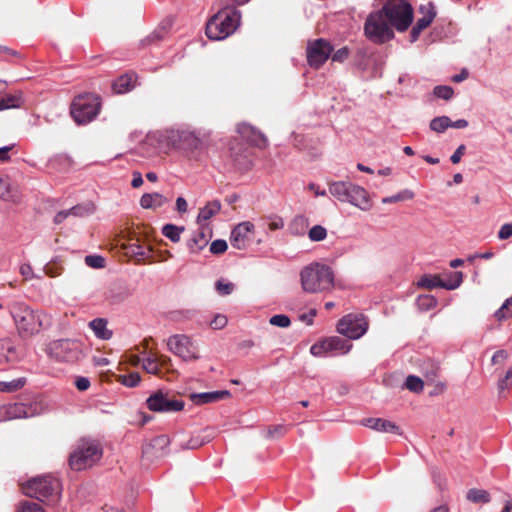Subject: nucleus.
Here are the masks:
<instances>
[{"mask_svg":"<svg viewBox=\"0 0 512 512\" xmlns=\"http://www.w3.org/2000/svg\"><path fill=\"white\" fill-rule=\"evenodd\" d=\"M129 252L135 256L145 258L149 257L151 250L147 245L140 244L138 241H136L135 243L130 244Z\"/></svg>","mask_w":512,"mask_h":512,"instance_id":"43","label":"nucleus"},{"mask_svg":"<svg viewBox=\"0 0 512 512\" xmlns=\"http://www.w3.org/2000/svg\"><path fill=\"white\" fill-rule=\"evenodd\" d=\"M167 347L177 357L185 362L197 361L200 353L196 343L187 335L177 334L168 338Z\"/></svg>","mask_w":512,"mask_h":512,"instance_id":"11","label":"nucleus"},{"mask_svg":"<svg viewBox=\"0 0 512 512\" xmlns=\"http://www.w3.org/2000/svg\"><path fill=\"white\" fill-rule=\"evenodd\" d=\"M20 274L24 277L25 280H29L33 278V269L30 264L24 263L20 266L19 270Z\"/></svg>","mask_w":512,"mask_h":512,"instance_id":"58","label":"nucleus"},{"mask_svg":"<svg viewBox=\"0 0 512 512\" xmlns=\"http://www.w3.org/2000/svg\"><path fill=\"white\" fill-rule=\"evenodd\" d=\"M168 140L173 147L190 151L201 150L205 145L204 139L189 129L169 131Z\"/></svg>","mask_w":512,"mask_h":512,"instance_id":"14","label":"nucleus"},{"mask_svg":"<svg viewBox=\"0 0 512 512\" xmlns=\"http://www.w3.org/2000/svg\"><path fill=\"white\" fill-rule=\"evenodd\" d=\"M241 14L235 8H224L206 24V35L211 40H223L233 34L240 25Z\"/></svg>","mask_w":512,"mask_h":512,"instance_id":"3","label":"nucleus"},{"mask_svg":"<svg viewBox=\"0 0 512 512\" xmlns=\"http://www.w3.org/2000/svg\"><path fill=\"white\" fill-rule=\"evenodd\" d=\"M352 344L340 337L333 336L311 346L310 352L314 356H323L328 352H339L346 354L350 351Z\"/></svg>","mask_w":512,"mask_h":512,"instance_id":"18","label":"nucleus"},{"mask_svg":"<svg viewBox=\"0 0 512 512\" xmlns=\"http://www.w3.org/2000/svg\"><path fill=\"white\" fill-rule=\"evenodd\" d=\"M183 231L184 227L176 226L173 224H166L162 228V234L174 243L180 241L181 233Z\"/></svg>","mask_w":512,"mask_h":512,"instance_id":"36","label":"nucleus"},{"mask_svg":"<svg viewBox=\"0 0 512 512\" xmlns=\"http://www.w3.org/2000/svg\"><path fill=\"white\" fill-rule=\"evenodd\" d=\"M230 396L231 393L228 390H221L213 392L192 393L190 395V399L196 405H203L227 399Z\"/></svg>","mask_w":512,"mask_h":512,"instance_id":"24","label":"nucleus"},{"mask_svg":"<svg viewBox=\"0 0 512 512\" xmlns=\"http://www.w3.org/2000/svg\"><path fill=\"white\" fill-rule=\"evenodd\" d=\"M390 25L398 32H405L413 22L414 11L407 0H377Z\"/></svg>","mask_w":512,"mask_h":512,"instance_id":"5","label":"nucleus"},{"mask_svg":"<svg viewBox=\"0 0 512 512\" xmlns=\"http://www.w3.org/2000/svg\"><path fill=\"white\" fill-rule=\"evenodd\" d=\"M451 125V119L447 116L436 117L430 122L431 130L442 133Z\"/></svg>","mask_w":512,"mask_h":512,"instance_id":"39","label":"nucleus"},{"mask_svg":"<svg viewBox=\"0 0 512 512\" xmlns=\"http://www.w3.org/2000/svg\"><path fill=\"white\" fill-rule=\"evenodd\" d=\"M8 309L21 338H30L51 324L45 312L34 310L24 302H13Z\"/></svg>","mask_w":512,"mask_h":512,"instance_id":"1","label":"nucleus"},{"mask_svg":"<svg viewBox=\"0 0 512 512\" xmlns=\"http://www.w3.org/2000/svg\"><path fill=\"white\" fill-rule=\"evenodd\" d=\"M24 103L23 94L21 91H17L12 94H7L0 99V111L20 108Z\"/></svg>","mask_w":512,"mask_h":512,"instance_id":"30","label":"nucleus"},{"mask_svg":"<svg viewBox=\"0 0 512 512\" xmlns=\"http://www.w3.org/2000/svg\"><path fill=\"white\" fill-rule=\"evenodd\" d=\"M176 209L181 214L187 212L188 204H187V201L183 197H178L176 199Z\"/></svg>","mask_w":512,"mask_h":512,"instance_id":"61","label":"nucleus"},{"mask_svg":"<svg viewBox=\"0 0 512 512\" xmlns=\"http://www.w3.org/2000/svg\"><path fill=\"white\" fill-rule=\"evenodd\" d=\"M253 230L254 225L249 221L238 224L231 232L230 243L232 247L239 250L246 249L252 240Z\"/></svg>","mask_w":512,"mask_h":512,"instance_id":"19","label":"nucleus"},{"mask_svg":"<svg viewBox=\"0 0 512 512\" xmlns=\"http://www.w3.org/2000/svg\"><path fill=\"white\" fill-rule=\"evenodd\" d=\"M269 323L274 326L286 328L290 326L291 321L288 316L284 314H277L270 318Z\"/></svg>","mask_w":512,"mask_h":512,"instance_id":"48","label":"nucleus"},{"mask_svg":"<svg viewBox=\"0 0 512 512\" xmlns=\"http://www.w3.org/2000/svg\"><path fill=\"white\" fill-rule=\"evenodd\" d=\"M209 441V437H204L200 434L192 435L189 440L180 442V447L182 449H198Z\"/></svg>","mask_w":512,"mask_h":512,"instance_id":"35","label":"nucleus"},{"mask_svg":"<svg viewBox=\"0 0 512 512\" xmlns=\"http://www.w3.org/2000/svg\"><path fill=\"white\" fill-rule=\"evenodd\" d=\"M215 287L217 292L222 296L231 294L234 289V285L232 283L224 282L222 280L217 281Z\"/></svg>","mask_w":512,"mask_h":512,"instance_id":"51","label":"nucleus"},{"mask_svg":"<svg viewBox=\"0 0 512 512\" xmlns=\"http://www.w3.org/2000/svg\"><path fill=\"white\" fill-rule=\"evenodd\" d=\"M512 236V222L506 223L501 226L498 232V238L500 240H506Z\"/></svg>","mask_w":512,"mask_h":512,"instance_id":"55","label":"nucleus"},{"mask_svg":"<svg viewBox=\"0 0 512 512\" xmlns=\"http://www.w3.org/2000/svg\"><path fill=\"white\" fill-rule=\"evenodd\" d=\"M221 209V203L218 200L208 202L203 208L200 209L197 216V222L202 224L210 220L213 216L219 213Z\"/></svg>","mask_w":512,"mask_h":512,"instance_id":"31","label":"nucleus"},{"mask_svg":"<svg viewBox=\"0 0 512 512\" xmlns=\"http://www.w3.org/2000/svg\"><path fill=\"white\" fill-rule=\"evenodd\" d=\"M170 444V439L167 435H159L151 440L149 445L145 448L144 453H150V449L160 450L161 453L156 456H163L167 453L166 449Z\"/></svg>","mask_w":512,"mask_h":512,"instance_id":"33","label":"nucleus"},{"mask_svg":"<svg viewBox=\"0 0 512 512\" xmlns=\"http://www.w3.org/2000/svg\"><path fill=\"white\" fill-rule=\"evenodd\" d=\"M118 381L127 387H136L141 381V376L138 372H131L127 375H120Z\"/></svg>","mask_w":512,"mask_h":512,"instance_id":"41","label":"nucleus"},{"mask_svg":"<svg viewBox=\"0 0 512 512\" xmlns=\"http://www.w3.org/2000/svg\"><path fill=\"white\" fill-rule=\"evenodd\" d=\"M60 482L52 476H40L27 481L23 491L28 497L55 503L60 498Z\"/></svg>","mask_w":512,"mask_h":512,"instance_id":"6","label":"nucleus"},{"mask_svg":"<svg viewBox=\"0 0 512 512\" xmlns=\"http://www.w3.org/2000/svg\"><path fill=\"white\" fill-rule=\"evenodd\" d=\"M0 199L11 202L19 200L18 190L12 186L7 177H0Z\"/></svg>","mask_w":512,"mask_h":512,"instance_id":"28","label":"nucleus"},{"mask_svg":"<svg viewBox=\"0 0 512 512\" xmlns=\"http://www.w3.org/2000/svg\"><path fill=\"white\" fill-rule=\"evenodd\" d=\"M463 281L462 272L450 273L447 280H442L438 275H424L418 281V286L426 289L444 288L454 290L458 288Z\"/></svg>","mask_w":512,"mask_h":512,"instance_id":"16","label":"nucleus"},{"mask_svg":"<svg viewBox=\"0 0 512 512\" xmlns=\"http://www.w3.org/2000/svg\"><path fill=\"white\" fill-rule=\"evenodd\" d=\"M510 317H512L511 302H508L506 300L503 303V305L495 312V318L498 321H503V320L508 319Z\"/></svg>","mask_w":512,"mask_h":512,"instance_id":"45","label":"nucleus"},{"mask_svg":"<svg viewBox=\"0 0 512 512\" xmlns=\"http://www.w3.org/2000/svg\"><path fill=\"white\" fill-rule=\"evenodd\" d=\"M420 12L423 14V16L417 20L410 33L412 42H415L419 38L421 32L433 22L436 16V12L432 3H428L426 6H421Z\"/></svg>","mask_w":512,"mask_h":512,"instance_id":"21","label":"nucleus"},{"mask_svg":"<svg viewBox=\"0 0 512 512\" xmlns=\"http://www.w3.org/2000/svg\"><path fill=\"white\" fill-rule=\"evenodd\" d=\"M413 198H414V193L411 190L405 189V190L397 193L396 195L383 198L382 203L390 204V203H395V202H400V201H405V200H411Z\"/></svg>","mask_w":512,"mask_h":512,"instance_id":"40","label":"nucleus"},{"mask_svg":"<svg viewBox=\"0 0 512 512\" xmlns=\"http://www.w3.org/2000/svg\"><path fill=\"white\" fill-rule=\"evenodd\" d=\"M405 386L408 390L418 393L423 390L424 383L421 378L414 375H409L406 378Z\"/></svg>","mask_w":512,"mask_h":512,"instance_id":"42","label":"nucleus"},{"mask_svg":"<svg viewBox=\"0 0 512 512\" xmlns=\"http://www.w3.org/2000/svg\"><path fill=\"white\" fill-rule=\"evenodd\" d=\"M284 227V221L281 217L271 218L268 223V228L271 231L279 230Z\"/></svg>","mask_w":512,"mask_h":512,"instance_id":"57","label":"nucleus"},{"mask_svg":"<svg viewBox=\"0 0 512 512\" xmlns=\"http://www.w3.org/2000/svg\"><path fill=\"white\" fill-rule=\"evenodd\" d=\"M26 384V378L21 377L13 379L11 381H1L0 391L1 392H14L21 389Z\"/></svg>","mask_w":512,"mask_h":512,"instance_id":"37","label":"nucleus"},{"mask_svg":"<svg viewBox=\"0 0 512 512\" xmlns=\"http://www.w3.org/2000/svg\"><path fill=\"white\" fill-rule=\"evenodd\" d=\"M13 145L0 148V162H6L10 159L9 152L13 149Z\"/></svg>","mask_w":512,"mask_h":512,"instance_id":"62","label":"nucleus"},{"mask_svg":"<svg viewBox=\"0 0 512 512\" xmlns=\"http://www.w3.org/2000/svg\"><path fill=\"white\" fill-rule=\"evenodd\" d=\"M19 359L14 342L10 338L0 340V362L11 363Z\"/></svg>","mask_w":512,"mask_h":512,"instance_id":"25","label":"nucleus"},{"mask_svg":"<svg viewBox=\"0 0 512 512\" xmlns=\"http://www.w3.org/2000/svg\"><path fill=\"white\" fill-rule=\"evenodd\" d=\"M166 198L160 193H146L140 198V205L144 209H155L166 203Z\"/></svg>","mask_w":512,"mask_h":512,"instance_id":"29","label":"nucleus"},{"mask_svg":"<svg viewBox=\"0 0 512 512\" xmlns=\"http://www.w3.org/2000/svg\"><path fill=\"white\" fill-rule=\"evenodd\" d=\"M465 145L461 144L456 150L455 152L452 154V156L450 157V160L453 164H457L460 162L462 156L464 155V152H465Z\"/></svg>","mask_w":512,"mask_h":512,"instance_id":"59","label":"nucleus"},{"mask_svg":"<svg viewBox=\"0 0 512 512\" xmlns=\"http://www.w3.org/2000/svg\"><path fill=\"white\" fill-rule=\"evenodd\" d=\"M90 385V380L87 377L79 376L75 379V386L79 391L88 390Z\"/></svg>","mask_w":512,"mask_h":512,"instance_id":"56","label":"nucleus"},{"mask_svg":"<svg viewBox=\"0 0 512 512\" xmlns=\"http://www.w3.org/2000/svg\"><path fill=\"white\" fill-rule=\"evenodd\" d=\"M85 263L91 268H103L105 259L99 255H88L85 257Z\"/></svg>","mask_w":512,"mask_h":512,"instance_id":"49","label":"nucleus"},{"mask_svg":"<svg viewBox=\"0 0 512 512\" xmlns=\"http://www.w3.org/2000/svg\"><path fill=\"white\" fill-rule=\"evenodd\" d=\"M171 363V358L166 355L157 356L155 354H150L148 357L143 359L142 367L147 373L163 378L164 370L172 371L170 368Z\"/></svg>","mask_w":512,"mask_h":512,"instance_id":"20","label":"nucleus"},{"mask_svg":"<svg viewBox=\"0 0 512 512\" xmlns=\"http://www.w3.org/2000/svg\"><path fill=\"white\" fill-rule=\"evenodd\" d=\"M300 281L303 291L307 293H321L333 288L334 273L326 265L313 263L301 270Z\"/></svg>","mask_w":512,"mask_h":512,"instance_id":"2","label":"nucleus"},{"mask_svg":"<svg viewBox=\"0 0 512 512\" xmlns=\"http://www.w3.org/2000/svg\"><path fill=\"white\" fill-rule=\"evenodd\" d=\"M237 131L244 139L256 147L266 148L268 146V139L266 136L250 124H238Z\"/></svg>","mask_w":512,"mask_h":512,"instance_id":"22","label":"nucleus"},{"mask_svg":"<svg viewBox=\"0 0 512 512\" xmlns=\"http://www.w3.org/2000/svg\"><path fill=\"white\" fill-rule=\"evenodd\" d=\"M332 46L324 39L309 42L307 46V61L311 67H321L332 53Z\"/></svg>","mask_w":512,"mask_h":512,"instance_id":"17","label":"nucleus"},{"mask_svg":"<svg viewBox=\"0 0 512 512\" xmlns=\"http://www.w3.org/2000/svg\"><path fill=\"white\" fill-rule=\"evenodd\" d=\"M227 322L228 320L225 315L218 314L212 319V321L210 322V326L213 329L218 330L224 328L227 325Z\"/></svg>","mask_w":512,"mask_h":512,"instance_id":"53","label":"nucleus"},{"mask_svg":"<svg viewBox=\"0 0 512 512\" xmlns=\"http://www.w3.org/2000/svg\"><path fill=\"white\" fill-rule=\"evenodd\" d=\"M89 327L95 336L102 340H108L112 337V331L107 329V320L104 318H96L89 323Z\"/></svg>","mask_w":512,"mask_h":512,"instance_id":"32","label":"nucleus"},{"mask_svg":"<svg viewBox=\"0 0 512 512\" xmlns=\"http://www.w3.org/2000/svg\"><path fill=\"white\" fill-rule=\"evenodd\" d=\"M392 28L384 12L380 9L367 17L364 32L369 40L374 43L382 44L394 37Z\"/></svg>","mask_w":512,"mask_h":512,"instance_id":"9","label":"nucleus"},{"mask_svg":"<svg viewBox=\"0 0 512 512\" xmlns=\"http://www.w3.org/2000/svg\"><path fill=\"white\" fill-rule=\"evenodd\" d=\"M18 512H45L43 507L31 501H24L19 504Z\"/></svg>","mask_w":512,"mask_h":512,"instance_id":"46","label":"nucleus"},{"mask_svg":"<svg viewBox=\"0 0 512 512\" xmlns=\"http://www.w3.org/2000/svg\"><path fill=\"white\" fill-rule=\"evenodd\" d=\"M361 425L378 432L393 433L397 435L402 434L399 426H397L394 422L383 418H364L361 420Z\"/></svg>","mask_w":512,"mask_h":512,"instance_id":"23","label":"nucleus"},{"mask_svg":"<svg viewBox=\"0 0 512 512\" xmlns=\"http://www.w3.org/2000/svg\"><path fill=\"white\" fill-rule=\"evenodd\" d=\"M47 353L56 361L74 363L82 357V346L75 340L60 339L49 344Z\"/></svg>","mask_w":512,"mask_h":512,"instance_id":"10","label":"nucleus"},{"mask_svg":"<svg viewBox=\"0 0 512 512\" xmlns=\"http://www.w3.org/2000/svg\"><path fill=\"white\" fill-rule=\"evenodd\" d=\"M101 446L94 440H81L70 455L69 464L76 471L93 466L102 457Z\"/></svg>","mask_w":512,"mask_h":512,"instance_id":"7","label":"nucleus"},{"mask_svg":"<svg viewBox=\"0 0 512 512\" xmlns=\"http://www.w3.org/2000/svg\"><path fill=\"white\" fill-rule=\"evenodd\" d=\"M136 82L134 73H126L119 76L112 84V89L117 94H124L130 91Z\"/></svg>","mask_w":512,"mask_h":512,"instance_id":"27","label":"nucleus"},{"mask_svg":"<svg viewBox=\"0 0 512 512\" xmlns=\"http://www.w3.org/2000/svg\"><path fill=\"white\" fill-rule=\"evenodd\" d=\"M416 304L421 311H428L436 307L437 299L433 295H420L416 300Z\"/></svg>","mask_w":512,"mask_h":512,"instance_id":"38","label":"nucleus"},{"mask_svg":"<svg viewBox=\"0 0 512 512\" xmlns=\"http://www.w3.org/2000/svg\"><path fill=\"white\" fill-rule=\"evenodd\" d=\"M100 108V97L86 93L74 98L70 114L77 124H86L98 115Z\"/></svg>","mask_w":512,"mask_h":512,"instance_id":"8","label":"nucleus"},{"mask_svg":"<svg viewBox=\"0 0 512 512\" xmlns=\"http://www.w3.org/2000/svg\"><path fill=\"white\" fill-rule=\"evenodd\" d=\"M147 408L157 413H173L184 409L185 403L172 397L169 392L157 390L146 399Z\"/></svg>","mask_w":512,"mask_h":512,"instance_id":"12","label":"nucleus"},{"mask_svg":"<svg viewBox=\"0 0 512 512\" xmlns=\"http://www.w3.org/2000/svg\"><path fill=\"white\" fill-rule=\"evenodd\" d=\"M68 212H69V216L70 215L83 216L88 213V210L83 206L77 205V206H74V207L68 209Z\"/></svg>","mask_w":512,"mask_h":512,"instance_id":"60","label":"nucleus"},{"mask_svg":"<svg viewBox=\"0 0 512 512\" xmlns=\"http://www.w3.org/2000/svg\"><path fill=\"white\" fill-rule=\"evenodd\" d=\"M286 433V427L283 425H276L269 427L267 430V438L274 439L282 437Z\"/></svg>","mask_w":512,"mask_h":512,"instance_id":"52","label":"nucleus"},{"mask_svg":"<svg viewBox=\"0 0 512 512\" xmlns=\"http://www.w3.org/2000/svg\"><path fill=\"white\" fill-rule=\"evenodd\" d=\"M228 246L225 240L217 239L210 245V252L215 255L223 254Z\"/></svg>","mask_w":512,"mask_h":512,"instance_id":"50","label":"nucleus"},{"mask_svg":"<svg viewBox=\"0 0 512 512\" xmlns=\"http://www.w3.org/2000/svg\"><path fill=\"white\" fill-rule=\"evenodd\" d=\"M40 413V405L31 403H9L0 406V421L33 417Z\"/></svg>","mask_w":512,"mask_h":512,"instance_id":"15","label":"nucleus"},{"mask_svg":"<svg viewBox=\"0 0 512 512\" xmlns=\"http://www.w3.org/2000/svg\"><path fill=\"white\" fill-rule=\"evenodd\" d=\"M316 316V310L311 309L308 314H303L300 316V319L304 322H306L308 325L313 324V319Z\"/></svg>","mask_w":512,"mask_h":512,"instance_id":"63","label":"nucleus"},{"mask_svg":"<svg viewBox=\"0 0 512 512\" xmlns=\"http://www.w3.org/2000/svg\"><path fill=\"white\" fill-rule=\"evenodd\" d=\"M368 329L367 318L363 314H348L337 324V331L349 339H359Z\"/></svg>","mask_w":512,"mask_h":512,"instance_id":"13","label":"nucleus"},{"mask_svg":"<svg viewBox=\"0 0 512 512\" xmlns=\"http://www.w3.org/2000/svg\"><path fill=\"white\" fill-rule=\"evenodd\" d=\"M434 95L437 96L438 98H442L444 100H449L452 98L453 94H454V91L452 89V87L450 86H436L434 88Z\"/></svg>","mask_w":512,"mask_h":512,"instance_id":"47","label":"nucleus"},{"mask_svg":"<svg viewBox=\"0 0 512 512\" xmlns=\"http://www.w3.org/2000/svg\"><path fill=\"white\" fill-rule=\"evenodd\" d=\"M506 358H507V353L504 350H499L493 355L492 362L494 364H497V363L504 361Z\"/></svg>","mask_w":512,"mask_h":512,"instance_id":"64","label":"nucleus"},{"mask_svg":"<svg viewBox=\"0 0 512 512\" xmlns=\"http://www.w3.org/2000/svg\"><path fill=\"white\" fill-rule=\"evenodd\" d=\"M329 193L341 202L368 211L372 204L368 192L361 186L346 181H335L329 183Z\"/></svg>","mask_w":512,"mask_h":512,"instance_id":"4","label":"nucleus"},{"mask_svg":"<svg viewBox=\"0 0 512 512\" xmlns=\"http://www.w3.org/2000/svg\"><path fill=\"white\" fill-rule=\"evenodd\" d=\"M308 236L311 241H322L327 236V230L321 225H315L309 230Z\"/></svg>","mask_w":512,"mask_h":512,"instance_id":"44","label":"nucleus"},{"mask_svg":"<svg viewBox=\"0 0 512 512\" xmlns=\"http://www.w3.org/2000/svg\"><path fill=\"white\" fill-rule=\"evenodd\" d=\"M209 243V235L200 229L195 232L192 237L187 241V247L192 254H199Z\"/></svg>","mask_w":512,"mask_h":512,"instance_id":"26","label":"nucleus"},{"mask_svg":"<svg viewBox=\"0 0 512 512\" xmlns=\"http://www.w3.org/2000/svg\"><path fill=\"white\" fill-rule=\"evenodd\" d=\"M466 498L468 501L473 503H488L491 500L488 491L476 488L468 490Z\"/></svg>","mask_w":512,"mask_h":512,"instance_id":"34","label":"nucleus"},{"mask_svg":"<svg viewBox=\"0 0 512 512\" xmlns=\"http://www.w3.org/2000/svg\"><path fill=\"white\" fill-rule=\"evenodd\" d=\"M349 56V50L347 47H342L332 54V61L343 62Z\"/></svg>","mask_w":512,"mask_h":512,"instance_id":"54","label":"nucleus"}]
</instances>
